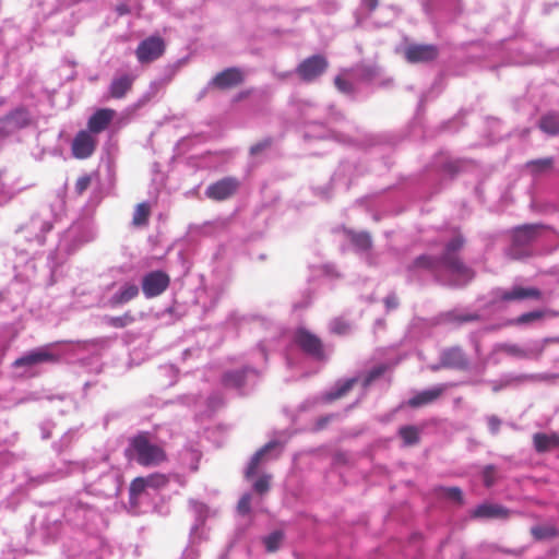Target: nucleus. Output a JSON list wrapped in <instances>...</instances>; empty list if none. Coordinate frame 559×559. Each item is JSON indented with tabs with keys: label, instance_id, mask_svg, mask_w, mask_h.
<instances>
[{
	"label": "nucleus",
	"instance_id": "393cba45",
	"mask_svg": "<svg viewBox=\"0 0 559 559\" xmlns=\"http://www.w3.org/2000/svg\"><path fill=\"white\" fill-rule=\"evenodd\" d=\"M282 444L278 441H270L259 451H257L246 468V477L250 478L255 475L260 462L266 457L277 456L282 451Z\"/></svg>",
	"mask_w": 559,
	"mask_h": 559
},
{
	"label": "nucleus",
	"instance_id": "7c9ffc66",
	"mask_svg": "<svg viewBox=\"0 0 559 559\" xmlns=\"http://www.w3.org/2000/svg\"><path fill=\"white\" fill-rule=\"evenodd\" d=\"M447 389V384H438L436 386L418 392L411 397L407 404L412 407H420L435 402Z\"/></svg>",
	"mask_w": 559,
	"mask_h": 559
},
{
	"label": "nucleus",
	"instance_id": "a18cd8bd",
	"mask_svg": "<svg viewBox=\"0 0 559 559\" xmlns=\"http://www.w3.org/2000/svg\"><path fill=\"white\" fill-rule=\"evenodd\" d=\"M189 506H190L191 510L193 511V513L195 514L197 521L202 523L206 518L207 507L204 503L195 501V500H190Z\"/></svg>",
	"mask_w": 559,
	"mask_h": 559
},
{
	"label": "nucleus",
	"instance_id": "5fc2aeb1",
	"mask_svg": "<svg viewBox=\"0 0 559 559\" xmlns=\"http://www.w3.org/2000/svg\"><path fill=\"white\" fill-rule=\"evenodd\" d=\"M488 428L492 435H497L501 425L500 418L496 415H491L487 417Z\"/></svg>",
	"mask_w": 559,
	"mask_h": 559
},
{
	"label": "nucleus",
	"instance_id": "c85d7f7f",
	"mask_svg": "<svg viewBox=\"0 0 559 559\" xmlns=\"http://www.w3.org/2000/svg\"><path fill=\"white\" fill-rule=\"evenodd\" d=\"M115 117V110L102 108L96 110L87 121L88 132L97 134L104 131Z\"/></svg>",
	"mask_w": 559,
	"mask_h": 559
},
{
	"label": "nucleus",
	"instance_id": "3c124183",
	"mask_svg": "<svg viewBox=\"0 0 559 559\" xmlns=\"http://www.w3.org/2000/svg\"><path fill=\"white\" fill-rule=\"evenodd\" d=\"M442 491L444 496L451 500L459 502L462 500V491L457 487L442 488Z\"/></svg>",
	"mask_w": 559,
	"mask_h": 559
},
{
	"label": "nucleus",
	"instance_id": "338daca9",
	"mask_svg": "<svg viewBox=\"0 0 559 559\" xmlns=\"http://www.w3.org/2000/svg\"><path fill=\"white\" fill-rule=\"evenodd\" d=\"M324 271H325V273H326V274H329V275H330V274H332L333 266H331V265H326V266L324 267Z\"/></svg>",
	"mask_w": 559,
	"mask_h": 559
},
{
	"label": "nucleus",
	"instance_id": "423d86ee",
	"mask_svg": "<svg viewBox=\"0 0 559 559\" xmlns=\"http://www.w3.org/2000/svg\"><path fill=\"white\" fill-rule=\"evenodd\" d=\"M386 369L388 366L385 364H379L367 373L338 380L335 385L322 396V399L325 402L340 399L344 396L349 390H352L353 386L357 383H360L361 386L366 390L369 385H371V383L379 379L386 371Z\"/></svg>",
	"mask_w": 559,
	"mask_h": 559
},
{
	"label": "nucleus",
	"instance_id": "774afa93",
	"mask_svg": "<svg viewBox=\"0 0 559 559\" xmlns=\"http://www.w3.org/2000/svg\"><path fill=\"white\" fill-rule=\"evenodd\" d=\"M329 418H322L320 421H319V428H322L325 423H328Z\"/></svg>",
	"mask_w": 559,
	"mask_h": 559
},
{
	"label": "nucleus",
	"instance_id": "cd10ccee",
	"mask_svg": "<svg viewBox=\"0 0 559 559\" xmlns=\"http://www.w3.org/2000/svg\"><path fill=\"white\" fill-rule=\"evenodd\" d=\"M333 138L335 141L340 143H346L347 139L340 133L329 130L324 126L317 123L314 121L308 122L307 129L305 131V139L307 140H325Z\"/></svg>",
	"mask_w": 559,
	"mask_h": 559
},
{
	"label": "nucleus",
	"instance_id": "09e8293b",
	"mask_svg": "<svg viewBox=\"0 0 559 559\" xmlns=\"http://www.w3.org/2000/svg\"><path fill=\"white\" fill-rule=\"evenodd\" d=\"M463 167V162L455 159V160H448L443 165V171L450 176H453L457 174Z\"/></svg>",
	"mask_w": 559,
	"mask_h": 559
},
{
	"label": "nucleus",
	"instance_id": "c756f323",
	"mask_svg": "<svg viewBox=\"0 0 559 559\" xmlns=\"http://www.w3.org/2000/svg\"><path fill=\"white\" fill-rule=\"evenodd\" d=\"M497 350H502L508 355L518 358H533L538 357L544 350V344H534L528 348H522L516 344H499Z\"/></svg>",
	"mask_w": 559,
	"mask_h": 559
},
{
	"label": "nucleus",
	"instance_id": "4468645a",
	"mask_svg": "<svg viewBox=\"0 0 559 559\" xmlns=\"http://www.w3.org/2000/svg\"><path fill=\"white\" fill-rule=\"evenodd\" d=\"M376 76V69L372 67H360L350 73L340 74L335 78L334 84L336 88L347 95L353 96L358 90V85L354 80L362 82H372Z\"/></svg>",
	"mask_w": 559,
	"mask_h": 559
},
{
	"label": "nucleus",
	"instance_id": "a211bd4d",
	"mask_svg": "<svg viewBox=\"0 0 559 559\" xmlns=\"http://www.w3.org/2000/svg\"><path fill=\"white\" fill-rule=\"evenodd\" d=\"M258 377V371L254 368L246 367L240 370L225 372L223 384L226 388L236 389L245 393L248 388L254 385Z\"/></svg>",
	"mask_w": 559,
	"mask_h": 559
},
{
	"label": "nucleus",
	"instance_id": "aec40b11",
	"mask_svg": "<svg viewBox=\"0 0 559 559\" xmlns=\"http://www.w3.org/2000/svg\"><path fill=\"white\" fill-rule=\"evenodd\" d=\"M294 342L305 352L307 355L322 359L324 357V350L320 338L309 332L305 328H299L294 334Z\"/></svg>",
	"mask_w": 559,
	"mask_h": 559
},
{
	"label": "nucleus",
	"instance_id": "bb28decb",
	"mask_svg": "<svg viewBox=\"0 0 559 559\" xmlns=\"http://www.w3.org/2000/svg\"><path fill=\"white\" fill-rule=\"evenodd\" d=\"M242 72L237 68H228L217 73L210 82L207 87L228 88L242 82Z\"/></svg>",
	"mask_w": 559,
	"mask_h": 559
},
{
	"label": "nucleus",
	"instance_id": "79ce46f5",
	"mask_svg": "<svg viewBox=\"0 0 559 559\" xmlns=\"http://www.w3.org/2000/svg\"><path fill=\"white\" fill-rule=\"evenodd\" d=\"M283 540V534L280 531H275L263 538V543L267 551L272 552L280 548Z\"/></svg>",
	"mask_w": 559,
	"mask_h": 559
},
{
	"label": "nucleus",
	"instance_id": "37998d69",
	"mask_svg": "<svg viewBox=\"0 0 559 559\" xmlns=\"http://www.w3.org/2000/svg\"><path fill=\"white\" fill-rule=\"evenodd\" d=\"M531 533L534 536V538L540 540L554 537L556 535V530L548 525H538L533 526L531 528Z\"/></svg>",
	"mask_w": 559,
	"mask_h": 559
},
{
	"label": "nucleus",
	"instance_id": "680f3d73",
	"mask_svg": "<svg viewBox=\"0 0 559 559\" xmlns=\"http://www.w3.org/2000/svg\"><path fill=\"white\" fill-rule=\"evenodd\" d=\"M491 472H492V467L491 466H488L485 472H484V483L487 487H490L492 486L493 484V479L491 477Z\"/></svg>",
	"mask_w": 559,
	"mask_h": 559
},
{
	"label": "nucleus",
	"instance_id": "9d476101",
	"mask_svg": "<svg viewBox=\"0 0 559 559\" xmlns=\"http://www.w3.org/2000/svg\"><path fill=\"white\" fill-rule=\"evenodd\" d=\"M139 292L140 288L134 282H114L105 288L100 301L104 307L117 309L133 300Z\"/></svg>",
	"mask_w": 559,
	"mask_h": 559
},
{
	"label": "nucleus",
	"instance_id": "0eeeda50",
	"mask_svg": "<svg viewBox=\"0 0 559 559\" xmlns=\"http://www.w3.org/2000/svg\"><path fill=\"white\" fill-rule=\"evenodd\" d=\"M548 229L543 225L531 224L516 227L512 234V243L508 254L521 259L530 253V246Z\"/></svg>",
	"mask_w": 559,
	"mask_h": 559
},
{
	"label": "nucleus",
	"instance_id": "9b49d317",
	"mask_svg": "<svg viewBox=\"0 0 559 559\" xmlns=\"http://www.w3.org/2000/svg\"><path fill=\"white\" fill-rule=\"evenodd\" d=\"M58 344H49L36 349H33L22 357L17 358L13 362V368L15 370L20 368H24V371L19 372L17 376H33L34 368L43 362H52L57 361L61 354L56 350Z\"/></svg>",
	"mask_w": 559,
	"mask_h": 559
},
{
	"label": "nucleus",
	"instance_id": "ea45409f",
	"mask_svg": "<svg viewBox=\"0 0 559 559\" xmlns=\"http://www.w3.org/2000/svg\"><path fill=\"white\" fill-rule=\"evenodd\" d=\"M419 429L416 426H403L399 430L400 437L403 439L404 445H414L419 441Z\"/></svg>",
	"mask_w": 559,
	"mask_h": 559
},
{
	"label": "nucleus",
	"instance_id": "c03bdc74",
	"mask_svg": "<svg viewBox=\"0 0 559 559\" xmlns=\"http://www.w3.org/2000/svg\"><path fill=\"white\" fill-rule=\"evenodd\" d=\"M380 14L383 15L385 21H374L373 25L376 27H381V26L388 25L397 15V11L393 7H385V8H381Z\"/></svg>",
	"mask_w": 559,
	"mask_h": 559
},
{
	"label": "nucleus",
	"instance_id": "dca6fc26",
	"mask_svg": "<svg viewBox=\"0 0 559 559\" xmlns=\"http://www.w3.org/2000/svg\"><path fill=\"white\" fill-rule=\"evenodd\" d=\"M169 284V275L162 270H155L142 276L141 288L143 295L147 299H151L162 295L168 288Z\"/></svg>",
	"mask_w": 559,
	"mask_h": 559
},
{
	"label": "nucleus",
	"instance_id": "2eb2a0df",
	"mask_svg": "<svg viewBox=\"0 0 559 559\" xmlns=\"http://www.w3.org/2000/svg\"><path fill=\"white\" fill-rule=\"evenodd\" d=\"M165 49V40L158 35H152L139 43L134 53L139 63L148 64L160 58Z\"/></svg>",
	"mask_w": 559,
	"mask_h": 559
},
{
	"label": "nucleus",
	"instance_id": "c9c22d12",
	"mask_svg": "<svg viewBox=\"0 0 559 559\" xmlns=\"http://www.w3.org/2000/svg\"><path fill=\"white\" fill-rule=\"evenodd\" d=\"M538 127L548 135H559V112L550 111L544 115L539 119Z\"/></svg>",
	"mask_w": 559,
	"mask_h": 559
},
{
	"label": "nucleus",
	"instance_id": "f704fd0d",
	"mask_svg": "<svg viewBox=\"0 0 559 559\" xmlns=\"http://www.w3.org/2000/svg\"><path fill=\"white\" fill-rule=\"evenodd\" d=\"M558 313L549 311V310H533L526 313L521 314L514 320L508 322V324H518V325H527L533 324L535 322H539L547 316H557Z\"/></svg>",
	"mask_w": 559,
	"mask_h": 559
},
{
	"label": "nucleus",
	"instance_id": "ddd939ff",
	"mask_svg": "<svg viewBox=\"0 0 559 559\" xmlns=\"http://www.w3.org/2000/svg\"><path fill=\"white\" fill-rule=\"evenodd\" d=\"M121 488V476L118 471H103L96 483H86L85 490L92 497L112 498L118 495Z\"/></svg>",
	"mask_w": 559,
	"mask_h": 559
},
{
	"label": "nucleus",
	"instance_id": "1a4fd4ad",
	"mask_svg": "<svg viewBox=\"0 0 559 559\" xmlns=\"http://www.w3.org/2000/svg\"><path fill=\"white\" fill-rule=\"evenodd\" d=\"M540 292L534 287L513 286L510 289L495 288L489 294V299L485 307L488 311L495 312L502 309L504 302L537 299Z\"/></svg>",
	"mask_w": 559,
	"mask_h": 559
},
{
	"label": "nucleus",
	"instance_id": "49530a36",
	"mask_svg": "<svg viewBox=\"0 0 559 559\" xmlns=\"http://www.w3.org/2000/svg\"><path fill=\"white\" fill-rule=\"evenodd\" d=\"M330 330L334 334L345 335L349 332V324L341 319H335L330 323Z\"/></svg>",
	"mask_w": 559,
	"mask_h": 559
},
{
	"label": "nucleus",
	"instance_id": "412c9836",
	"mask_svg": "<svg viewBox=\"0 0 559 559\" xmlns=\"http://www.w3.org/2000/svg\"><path fill=\"white\" fill-rule=\"evenodd\" d=\"M31 115L25 108H16L0 119V139L29 124Z\"/></svg>",
	"mask_w": 559,
	"mask_h": 559
},
{
	"label": "nucleus",
	"instance_id": "f8f14e48",
	"mask_svg": "<svg viewBox=\"0 0 559 559\" xmlns=\"http://www.w3.org/2000/svg\"><path fill=\"white\" fill-rule=\"evenodd\" d=\"M97 466L95 460L62 462L55 471L29 479V486L35 487L46 481H56L75 473H88Z\"/></svg>",
	"mask_w": 559,
	"mask_h": 559
},
{
	"label": "nucleus",
	"instance_id": "5701e85b",
	"mask_svg": "<svg viewBox=\"0 0 559 559\" xmlns=\"http://www.w3.org/2000/svg\"><path fill=\"white\" fill-rule=\"evenodd\" d=\"M96 144V135L92 134L87 130H81L76 133L72 141V154L75 158L79 159L88 158L94 153Z\"/></svg>",
	"mask_w": 559,
	"mask_h": 559
},
{
	"label": "nucleus",
	"instance_id": "052dcab7",
	"mask_svg": "<svg viewBox=\"0 0 559 559\" xmlns=\"http://www.w3.org/2000/svg\"><path fill=\"white\" fill-rule=\"evenodd\" d=\"M116 12L118 13V15L122 16L126 14H130L132 12V9L127 3H120L116 7Z\"/></svg>",
	"mask_w": 559,
	"mask_h": 559
},
{
	"label": "nucleus",
	"instance_id": "bf43d9fd",
	"mask_svg": "<svg viewBox=\"0 0 559 559\" xmlns=\"http://www.w3.org/2000/svg\"><path fill=\"white\" fill-rule=\"evenodd\" d=\"M171 80V76H169L166 80H157L151 83L150 85V93L155 94L157 91L162 87H164L169 81Z\"/></svg>",
	"mask_w": 559,
	"mask_h": 559
},
{
	"label": "nucleus",
	"instance_id": "7ed1b4c3",
	"mask_svg": "<svg viewBox=\"0 0 559 559\" xmlns=\"http://www.w3.org/2000/svg\"><path fill=\"white\" fill-rule=\"evenodd\" d=\"M64 521L78 530L92 531L103 522V514L88 491L79 492L63 507Z\"/></svg>",
	"mask_w": 559,
	"mask_h": 559
},
{
	"label": "nucleus",
	"instance_id": "4be33fe9",
	"mask_svg": "<svg viewBox=\"0 0 559 559\" xmlns=\"http://www.w3.org/2000/svg\"><path fill=\"white\" fill-rule=\"evenodd\" d=\"M404 56L411 63L430 62L439 56V47L432 44H411L405 48Z\"/></svg>",
	"mask_w": 559,
	"mask_h": 559
},
{
	"label": "nucleus",
	"instance_id": "4c0bfd02",
	"mask_svg": "<svg viewBox=\"0 0 559 559\" xmlns=\"http://www.w3.org/2000/svg\"><path fill=\"white\" fill-rule=\"evenodd\" d=\"M348 239L354 245L357 251L359 252H366L371 247V237L366 231L355 233V231H347Z\"/></svg>",
	"mask_w": 559,
	"mask_h": 559
},
{
	"label": "nucleus",
	"instance_id": "473e14b6",
	"mask_svg": "<svg viewBox=\"0 0 559 559\" xmlns=\"http://www.w3.org/2000/svg\"><path fill=\"white\" fill-rule=\"evenodd\" d=\"M508 513L509 511L506 508L493 503L479 504L474 510V515L476 518L499 519L506 518Z\"/></svg>",
	"mask_w": 559,
	"mask_h": 559
},
{
	"label": "nucleus",
	"instance_id": "603ef678",
	"mask_svg": "<svg viewBox=\"0 0 559 559\" xmlns=\"http://www.w3.org/2000/svg\"><path fill=\"white\" fill-rule=\"evenodd\" d=\"M91 183V177L90 176H82L80 177L75 182V191L79 194H82L86 189L88 188Z\"/></svg>",
	"mask_w": 559,
	"mask_h": 559
},
{
	"label": "nucleus",
	"instance_id": "6e6552de",
	"mask_svg": "<svg viewBox=\"0 0 559 559\" xmlns=\"http://www.w3.org/2000/svg\"><path fill=\"white\" fill-rule=\"evenodd\" d=\"M167 479L165 475L152 474L146 477H136L129 488V503L135 510L140 504L150 499L159 488L164 487Z\"/></svg>",
	"mask_w": 559,
	"mask_h": 559
},
{
	"label": "nucleus",
	"instance_id": "b1692460",
	"mask_svg": "<svg viewBox=\"0 0 559 559\" xmlns=\"http://www.w3.org/2000/svg\"><path fill=\"white\" fill-rule=\"evenodd\" d=\"M239 180L234 177H225L205 190V195L215 201H223L230 198L239 188Z\"/></svg>",
	"mask_w": 559,
	"mask_h": 559
},
{
	"label": "nucleus",
	"instance_id": "de8ad7c7",
	"mask_svg": "<svg viewBox=\"0 0 559 559\" xmlns=\"http://www.w3.org/2000/svg\"><path fill=\"white\" fill-rule=\"evenodd\" d=\"M298 110L302 117L308 119L310 114L318 110V107L312 102L302 99L298 103Z\"/></svg>",
	"mask_w": 559,
	"mask_h": 559
},
{
	"label": "nucleus",
	"instance_id": "4d7b16f0",
	"mask_svg": "<svg viewBox=\"0 0 559 559\" xmlns=\"http://www.w3.org/2000/svg\"><path fill=\"white\" fill-rule=\"evenodd\" d=\"M551 162V158L532 160L528 163V166L533 167L534 169H546L550 167Z\"/></svg>",
	"mask_w": 559,
	"mask_h": 559
},
{
	"label": "nucleus",
	"instance_id": "20e7f679",
	"mask_svg": "<svg viewBox=\"0 0 559 559\" xmlns=\"http://www.w3.org/2000/svg\"><path fill=\"white\" fill-rule=\"evenodd\" d=\"M53 217L49 210L37 213L20 228L19 237L28 243L29 250L41 247L46 241V235L52 230Z\"/></svg>",
	"mask_w": 559,
	"mask_h": 559
},
{
	"label": "nucleus",
	"instance_id": "69168bd1",
	"mask_svg": "<svg viewBox=\"0 0 559 559\" xmlns=\"http://www.w3.org/2000/svg\"><path fill=\"white\" fill-rule=\"evenodd\" d=\"M259 347H260V353H261L263 359H266V353H265L264 347L261 344L259 345Z\"/></svg>",
	"mask_w": 559,
	"mask_h": 559
},
{
	"label": "nucleus",
	"instance_id": "2f4dec72",
	"mask_svg": "<svg viewBox=\"0 0 559 559\" xmlns=\"http://www.w3.org/2000/svg\"><path fill=\"white\" fill-rule=\"evenodd\" d=\"M468 365L465 354L460 347L444 349L441 354V366L453 369H465Z\"/></svg>",
	"mask_w": 559,
	"mask_h": 559
},
{
	"label": "nucleus",
	"instance_id": "8fccbe9b",
	"mask_svg": "<svg viewBox=\"0 0 559 559\" xmlns=\"http://www.w3.org/2000/svg\"><path fill=\"white\" fill-rule=\"evenodd\" d=\"M250 504H251V496L250 493H245L237 506L238 513L245 515L250 512Z\"/></svg>",
	"mask_w": 559,
	"mask_h": 559
},
{
	"label": "nucleus",
	"instance_id": "6e6d98bb",
	"mask_svg": "<svg viewBox=\"0 0 559 559\" xmlns=\"http://www.w3.org/2000/svg\"><path fill=\"white\" fill-rule=\"evenodd\" d=\"M271 145V140L266 139V140H263L254 145H252L250 147V154L251 155H258L259 153H261L262 151H264L266 147H269Z\"/></svg>",
	"mask_w": 559,
	"mask_h": 559
},
{
	"label": "nucleus",
	"instance_id": "864d4df0",
	"mask_svg": "<svg viewBox=\"0 0 559 559\" xmlns=\"http://www.w3.org/2000/svg\"><path fill=\"white\" fill-rule=\"evenodd\" d=\"M253 488L257 492L263 493L269 490V477L263 476L257 479L253 484Z\"/></svg>",
	"mask_w": 559,
	"mask_h": 559
},
{
	"label": "nucleus",
	"instance_id": "0e129e2a",
	"mask_svg": "<svg viewBox=\"0 0 559 559\" xmlns=\"http://www.w3.org/2000/svg\"><path fill=\"white\" fill-rule=\"evenodd\" d=\"M41 436L44 439H48L50 437V432L46 430L45 426H41Z\"/></svg>",
	"mask_w": 559,
	"mask_h": 559
},
{
	"label": "nucleus",
	"instance_id": "72a5a7b5",
	"mask_svg": "<svg viewBox=\"0 0 559 559\" xmlns=\"http://www.w3.org/2000/svg\"><path fill=\"white\" fill-rule=\"evenodd\" d=\"M534 445L536 451L546 452L559 448V436L556 433H535Z\"/></svg>",
	"mask_w": 559,
	"mask_h": 559
},
{
	"label": "nucleus",
	"instance_id": "f03ea898",
	"mask_svg": "<svg viewBox=\"0 0 559 559\" xmlns=\"http://www.w3.org/2000/svg\"><path fill=\"white\" fill-rule=\"evenodd\" d=\"M96 235L97 230L92 217L83 216L74 221L60 236L57 250L48 255V267L51 275H55L56 266L63 262L59 259V254H70L76 251L81 246L93 241Z\"/></svg>",
	"mask_w": 559,
	"mask_h": 559
},
{
	"label": "nucleus",
	"instance_id": "6ab92c4d",
	"mask_svg": "<svg viewBox=\"0 0 559 559\" xmlns=\"http://www.w3.org/2000/svg\"><path fill=\"white\" fill-rule=\"evenodd\" d=\"M138 75L132 71H117L108 86L106 97L122 99L132 90Z\"/></svg>",
	"mask_w": 559,
	"mask_h": 559
},
{
	"label": "nucleus",
	"instance_id": "13d9d810",
	"mask_svg": "<svg viewBox=\"0 0 559 559\" xmlns=\"http://www.w3.org/2000/svg\"><path fill=\"white\" fill-rule=\"evenodd\" d=\"M386 310L396 309L399 306V299L395 294H390L384 299Z\"/></svg>",
	"mask_w": 559,
	"mask_h": 559
},
{
	"label": "nucleus",
	"instance_id": "58836bf2",
	"mask_svg": "<svg viewBox=\"0 0 559 559\" xmlns=\"http://www.w3.org/2000/svg\"><path fill=\"white\" fill-rule=\"evenodd\" d=\"M134 321H135L134 316L129 311L124 312L122 316H118V317L107 316L104 318V322L107 325H109L111 328H116V329H122L124 326H128V325L132 324Z\"/></svg>",
	"mask_w": 559,
	"mask_h": 559
},
{
	"label": "nucleus",
	"instance_id": "f257e3e1",
	"mask_svg": "<svg viewBox=\"0 0 559 559\" xmlns=\"http://www.w3.org/2000/svg\"><path fill=\"white\" fill-rule=\"evenodd\" d=\"M464 239L455 235L447 242L442 254L435 258L423 254L407 266V278L411 282H423L433 277L440 284L451 287H460L472 281L474 273L457 257L463 247Z\"/></svg>",
	"mask_w": 559,
	"mask_h": 559
},
{
	"label": "nucleus",
	"instance_id": "a878e982",
	"mask_svg": "<svg viewBox=\"0 0 559 559\" xmlns=\"http://www.w3.org/2000/svg\"><path fill=\"white\" fill-rule=\"evenodd\" d=\"M486 311L479 312H471L466 309L455 308L444 313H441L439 317V322L443 324H452V325H461L463 323H467L471 321L480 320L485 317Z\"/></svg>",
	"mask_w": 559,
	"mask_h": 559
},
{
	"label": "nucleus",
	"instance_id": "f3484780",
	"mask_svg": "<svg viewBox=\"0 0 559 559\" xmlns=\"http://www.w3.org/2000/svg\"><path fill=\"white\" fill-rule=\"evenodd\" d=\"M329 62L322 55H313L302 60L296 68L298 76L307 83L316 81L328 69Z\"/></svg>",
	"mask_w": 559,
	"mask_h": 559
},
{
	"label": "nucleus",
	"instance_id": "39448f33",
	"mask_svg": "<svg viewBox=\"0 0 559 559\" xmlns=\"http://www.w3.org/2000/svg\"><path fill=\"white\" fill-rule=\"evenodd\" d=\"M126 452L130 460L143 466L157 465L165 459L162 448L152 443L148 438L143 435L134 437Z\"/></svg>",
	"mask_w": 559,
	"mask_h": 559
},
{
	"label": "nucleus",
	"instance_id": "e433bc0d",
	"mask_svg": "<svg viewBox=\"0 0 559 559\" xmlns=\"http://www.w3.org/2000/svg\"><path fill=\"white\" fill-rule=\"evenodd\" d=\"M378 4L379 0H361L360 7L355 13L356 24L358 26H364L371 13L377 9Z\"/></svg>",
	"mask_w": 559,
	"mask_h": 559
},
{
	"label": "nucleus",
	"instance_id": "e2e57ef3",
	"mask_svg": "<svg viewBox=\"0 0 559 559\" xmlns=\"http://www.w3.org/2000/svg\"><path fill=\"white\" fill-rule=\"evenodd\" d=\"M528 378H532V376H519V377H513L512 379L510 380H507V383H510L511 381L515 380V381H523V380H526Z\"/></svg>",
	"mask_w": 559,
	"mask_h": 559
},
{
	"label": "nucleus",
	"instance_id": "a19ab883",
	"mask_svg": "<svg viewBox=\"0 0 559 559\" xmlns=\"http://www.w3.org/2000/svg\"><path fill=\"white\" fill-rule=\"evenodd\" d=\"M151 212V206L148 203L143 202L136 205L134 213H133V219L132 223L135 226H143L147 223L148 216Z\"/></svg>",
	"mask_w": 559,
	"mask_h": 559
}]
</instances>
